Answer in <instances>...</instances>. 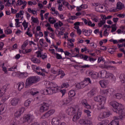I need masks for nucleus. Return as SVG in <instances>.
Segmentation results:
<instances>
[{
    "instance_id": "nucleus-17",
    "label": "nucleus",
    "mask_w": 125,
    "mask_h": 125,
    "mask_svg": "<svg viewBox=\"0 0 125 125\" xmlns=\"http://www.w3.org/2000/svg\"><path fill=\"white\" fill-rule=\"evenodd\" d=\"M60 123V120L57 118H54L52 120V125H59Z\"/></svg>"
},
{
    "instance_id": "nucleus-3",
    "label": "nucleus",
    "mask_w": 125,
    "mask_h": 125,
    "mask_svg": "<svg viewBox=\"0 0 125 125\" xmlns=\"http://www.w3.org/2000/svg\"><path fill=\"white\" fill-rule=\"evenodd\" d=\"M41 78L39 76H31L26 80L25 88L31 87L34 83H37L38 82H40Z\"/></svg>"
},
{
    "instance_id": "nucleus-50",
    "label": "nucleus",
    "mask_w": 125,
    "mask_h": 125,
    "mask_svg": "<svg viewBox=\"0 0 125 125\" xmlns=\"http://www.w3.org/2000/svg\"><path fill=\"white\" fill-rule=\"evenodd\" d=\"M83 33H85V36H86L87 37L89 36L90 34H88V30L86 29H83L82 30Z\"/></svg>"
},
{
    "instance_id": "nucleus-47",
    "label": "nucleus",
    "mask_w": 125,
    "mask_h": 125,
    "mask_svg": "<svg viewBox=\"0 0 125 125\" xmlns=\"http://www.w3.org/2000/svg\"><path fill=\"white\" fill-rule=\"evenodd\" d=\"M62 87H65V88H67V87H69L70 86V85H69V83H62Z\"/></svg>"
},
{
    "instance_id": "nucleus-10",
    "label": "nucleus",
    "mask_w": 125,
    "mask_h": 125,
    "mask_svg": "<svg viewBox=\"0 0 125 125\" xmlns=\"http://www.w3.org/2000/svg\"><path fill=\"white\" fill-rule=\"evenodd\" d=\"M24 120L25 122H27L30 124V123H31L32 121L34 120V116L32 115L28 114L25 117Z\"/></svg>"
},
{
    "instance_id": "nucleus-45",
    "label": "nucleus",
    "mask_w": 125,
    "mask_h": 125,
    "mask_svg": "<svg viewBox=\"0 0 125 125\" xmlns=\"http://www.w3.org/2000/svg\"><path fill=\"white\" fill-rule=\"evenodd\" d=\"M28 11L30 13H32L33 14H36L37 13V11H34V10H32L31 8H28Z\"/></svg>"
},
{
    "instance_id": "nucleus-43",
    "label": "nucleus",
    "mask_w": 125,
    "mask_h": 125,
    "mask_svg": "<svg viewBox=\"0 0 125 125\" xmlns=\"http://www.w3.org/2000/svg\"><path fill=\"white\" fill-rule=\"evenodd\" d=\"M5 33L7 35H8L9 34H11V33H12V30H11V29H8V27H7V29H6L5 30Z\"/></svg>"
},
{
    "instance_id": "nucleus-27",
    "label": "nucleus",
    "mask_w": 125,
    "mask_h": 125,
    "mask_svg": "<svg viewBox=\"0 0 125 125\" xmlns=\"http://www.w3.org/2000/svg\"><path fill=\"white\" fill-rule=\"evenodd\" d=\"M31 60L33 63H36L37 64H40L41 63V61L37 58H32Z\"/></svg>"
},
{
    "instance_id": "nucleus-11",
    "label": "nucleus",
    "mask_w": 125,
    "mask_h": 125,
    "mask_svg": "<svg viewBox=\"0 0 125 125\" xmlns=\"http://www.w3.org/2000/svg\"><path fill=\"white\" fill-rule=\"evenodd\" d=\"M99 83L103 88H105L108 85L109 83L107 80H102L99 82Z\"/></svg>"
},
{
    "instance_id": "nucleus-34",
    "label": "nucleus",
    "mask_w": 125,
    "mask_h": 125,
    "mask_svg": "<svg viewBox=\"0 0 125 125\" xmlns=\"http://www.w3.org/2000/svg\"><path fill=\"white\" fill-rule=\"evenodd\" d=\"M99 73L96 72L95 73H93L92 75V79H98L99 78Z\"/></svg>"
},
{
    "instance_id": "nucleus-24",
    "label": "nucleus",
    "mask_w": 125,
    "mask_h": 125,
    "mask_svg": "<svg viewBox=\"0 0 125 125\" xmlns=\"http://www.w3.org/2000/svg\"><path fill=\"white\" fill-rule=\"evenodd\" d=\"M72 100H73V98L71 97H68L64 101H63L62 105H67V104H69Z\"/></svg>"
},
{
    "instance_id": "nucleus-42",
    "label": "nucleus",
    "mask_w": 125,
    "mask_h": 125,
    "mask_svg": "<svg viewBox=\"0 0 125 125\" xmlns=\"http://www.w3.org/2000/svg\"><path fill=\"white\" fill-rule=\"evenodd\" d=\"M83 112L84 113H86V114H87V117H90L91 116L90 114H91V112H90V111H89V110L84 109L83 110Z\"/></svg>"
},
{
    "instance_id": "nucleus-35",
    "label": "nucleus",
    "mask_w": 125,
    "mask_h": 125,
    "mask_svg": "<svg viewBox=\"0 0 125 125\" xmlns=\"http://www.w3.org/2000/svg\"><path fill=\"white\" fill-rule=\"evenodd\" d=\"M16 21V28H19L20 27V21H19V19H15Z\"/></svg>"
},
{
    "instance_id": "nucleus-51",
    "label": "nucleus",
    "mask_w": 125,
    "mask_h": 125,
    "mask_svg": "<svg viewBox=\"0 0 125 125\" xmlns=\"http://www.w3.org/2000/svg\"><path fill=\"white\" fill-rule=\"evenodd\" d=\"M17 2L18 3L16 4L17 6H18V5H22V4H23V1L22 0H18Z\"/></svg>"
},
{
    "instance_id": "nucleus-25",
    "label": "nucleus",
    "mask_w": 125,
    "mask_h": 125,
    "mask_svg": "<svg viewBox=\"0 0 125 125\" xmlns=\"http://www.w3.org/2000/svg\"><path fill=\"white\" fill-rule=\"evenodd\" d=\"M113 97L116 99H122V98H123V95L121 93H118L113 95Z\"/></svg>"
},
{
    "instance_id": "nucleus-64",
    "label": "nucleus",
    "mask_w": 125,
    "mask_h": 125,
    "mask_svg": "<svg viewBox=\"0 0 125 125\" xmlns=\"http://www.w3.org/2000/svg\"><path fill=\"white\" fill-rule=\"evenodd\" d=\"M62 4H63V5H64L65 6H68V5H69V3L68 2H66L65 1H63L62 2Z\"/></svg>"
},
{
    "instance_id": "nucleus-52",
    "label": "nucleus",
    "mask_w": 125,
    "mask_h": 125,
    "mask_svg": "<svg viewBox=\"0 0 125 125\" xmlns=\"http://www.w3.org/2000/svg\"><path fill=\"white\" fill-rule=\"evenodd\" d=\"M84 83H85V82H87V83H91V81H90V78H87L84 79Z\"/></svg>"
},
{
    "instance_id": "nucleus-9",
    "label": "nucleus",
    "mask_w": 125,
    "mask_h": 125,
    "mask_svg": "<svg viewBox=\"0 0 125 125\" xmlns=\"http://www.w3.org/2000/svg\"><path fill=\"white\" fill-rule=\"evenodd\" d=\"M54 113H55V110L54 109L50 110L43 115V118H49V117L52 116V115H53Z\"/></svg>"
},
{
    "instance_id": "nucleus-23",
    "label": "nucleus",
    "mask_w": 125,
    "mask_h": 125,
    "mask_svg": "<svg viewBox=\"0 0 125 125\" xmlns=\"http://www.w3.org/2000/svg\"><path fill=\"white\" fill-rule=\"evenodd\" d=\"M17 85L18 86V90H21L24 88V86H25V84L24 82H20L17 83Z\"/></svg>"
},
{
    "instance_id": "nucleus-44",
    "label": "nucleus",
    "mask_w": 125,
    "mask_h": 125,
    "mask_svg": "<svg viewBox=\"0 0 125 125\" xmlns=\"http://www.w3.org/2000/svg\"><path fill=\"white\" fill-rule=\"evenodd\" d=\"M110 77H111V78H114V74L111 73L107 72L106 71V79H108V78Z\"/></svg>"
},
{
    "instance_id": "nucleus-26",
    "label": "nucleus",
    "mask_w": 125,
    "mask_h": 125,
    "mask_svg": "<svg viewBox=\"0 0 125 125\" xmlns=\"http://www.w3.org/2000/svg\"><path fill=\"white\" fill-rule=\"evenodd\" d=\"M119 79L122 83H125V75L121 74L119 77Z\"/></svg>"
},
{
    "instance_id": "nucleus-19",
    "label": "nucleus",
    "mask_w": 125,
    "mask_h": 125,
    "mask_svg": "<svg viewBox=\"0 0 125 125\" xmlns=\"http://www.w3.org/2000/svg\"><path fill=\"white\" fill-rule=\"evenodd\" d=\"M100 74L101 75V78H102V79H105V78H106L107 71L106 70H104L100 71Z\"/></svg>"
},
{
    "instance_id": "nucleus-49",
    "label": "nucleus",
    "mask_w": 125,
    "mask_h": 125,
    "mask_svg": "<svg viewBox=\"0 0 125 125\" xmlns=\"http://www.w3.org/2000/svg\"><path fill=\"white\" fill-rule=\"evenodd\" d=\"M79 123L81 125H85L86 120H84L83 119L80 120L79 121Z\"/></svg>"
},
{
    "instance_id": "nucleus-12",
    "label": "nucleus",
    "mask_w": 125,
    "mask_h": 125,
    "mask_svg": "<svg viewBox=\"0 0 125 125\" xmlns=\"http://www.w3.org/2000/svg\"><path fill=\"white\" fill-rule=\"evenodd\" d=\"M82 104L86 109H91V106L87 103V101L86 99H83L82 101Z\"/></svg>"
},
{
    "instance_id": "nucleus-41",
    "label": "nucleus",
    "mask_w": 125,
    "mask_h": 125,
    "mask_svg": "<svg viewBox=\"0 0 125 125\" xmlns=\"http://www.w3.org/2000/svg\"><path fill=\"white\" fill-rule=\"evenodd\" d=\"M31 20H32V21L33 23H39V20L38 18H34V17H32Z\"/></svg>"
},
{
    "instance_id": "nucleus-63",
    "label": "nucleus",
    "mask_w": 125,
    "mask_h": 125,
    "mask_svg": "<svg viewBox=\"0 0 125 125\" xmlns=\"http://www.w3.org/2000/svg\"><path fill=\"white\" fill-rule=\"evenodd\" d=\"M38 93H39V91L31 92H30V94H31V95H33V96H34V95H36V94H38Z\"/></svg>"
},
{
    "instance_id": "nucleus-54",
    "label": "nucleus",
    "mask_w": 125,
    "mask_h": 125,
    "mask_svg": "<svg viewBox=\"0 0 125 125\" xmlns=\"http://www.w3.org/2000/svg\"><path fill=\"white\" fill-rule=\"evenodd\" d=\"M56 55L57 59H58V60L62 59V56H61V55L58 53H56Z\"/></svg>"
},
{
    "instance_id": "nucleus-48",
    "label": "nucleus",
    "mask_w": 125,
    "mask_h": 125,
    "mask_svg": "<svg viewBox=\"0 0 125 125\" xmlns=\"http://www.w3.org/2000/svg\"><path fill=\"white\" fill-rule=\"evenodd\" d=\"M19 78L20 79H24V78H26V75H25V73H21L19 75Z\"/></svg>"
},
{
    "instance_id": "nucleus-30",
    "label": "nucleus",
    "mask_w": 125,
    "mask_h": 125,
    "mask_svg": "<svg viewBox=\"0 0 125 125\" xmlns=\"http://www.w3.org/2000/svg\"><path fill=\"white\" fill-rule=\"evenodd\" d=\"M69 97H74L76 95V93L75 92V90H70L68 93Z\"/></svg>"
},
{
    "instance_id": "nucleus-14",
    "label": "nucleus",
    "mask_w": 125,
    "mask_h": 125,
    "mask_svg": "<svg viewBox=\"0 0 125 125\" xmlns=\"http://www.w3.org/2000/svg\"><path fill=\"white\" fill-rule=\"evenodd\" d=\"M24 108H21L19 110V111H17L15 112V117H16V118H18V117H20V116H21V114L24 113Z\"/></svg>"
},
{
    "instance_id": "nucleus-4",
    "label": "nucleus",
    "mask_w": 125,
    "mask_h": 125,
    "mask_svg": "<svg viewBox=\"0 0 125 125\" xmlns=\"http://www.w3.org/2000/svg\"><path fill=\"white\" fill-rule=\"evenodd\" d=\"M58 92V87L57 86H53L51 87H49L47 89L43 90V94L47 95V94H53V93H57Z\"/></svg>"
},
{
    "instance_id": "nucleus-31",
    "label": "nucleus",
    "mask_w": 125,
    "mask_h": 125,
    "mask_svg": "<svg viewBox=\"0 0 125 125\" xmlns=\"http://www.w3.org/2000/svg\"><path fill=\"white\" fill-rule=\"evenodd\" d=\"M31 100L28 99L25 102L24 105L25 106V107H29V106H30V104H31Z\"/></svg>"
},
{
    "instance_id": "nucleus-13",
    "label": "nucleus",
    "mask_w": 125,
    "mask_h": 125,
    "mask_svg": "<svg viewBox=\"0 0 125 125\" xmlns=\"http://www.w3.org/2000/svg\"><path fill=\"white\" fill-rule=\"evenodd\" d=\"M111 115V113L110 112H104L103 114H101L99 116V118L100 119H104V118H108V117L110 116Z\"/></svg>"
},
{
    "instance_id": "nucleus-40",
    "label": "nucleus",
    "mask_w": 125,
    "mask_h": 125,
    "mask_svg": "<svg viewBox=\"0 0 125 125\" xmlns=\"http://www.w3.org/2000/svg\"><path fill=\"white\" fill-rule=\"evenodd\" d=\"M83 9H84V6L83 5H81L80 6L77 7V11H81Z\"/></svg>"
},
{
    "instance_id": "nucleus-21",
    "label": "nucleus",
    "mask_w": 125,
    "mask_h": 125,
    "mask_svg": "<svg viewBox=\"0 0 125 125\" xmlns=\"http://www.w3.org/2000/svg\"><path fill=\"white\" fill-rule=\"evenodd\" d=\"M105 68L106 69H110L112 71H117L118 70V68H117V67L113 65H105Z\"/></svg>"
},
{
    "instance_id": "nucleus-33",
    "label": "nucleus",
    "mask_w": 125,
    "mask_h": 125,
    "mask_svg": "<svg viewBox=\"0 0 125 125\" xmlns=\"http://www.w3.org/2000/svg\"><path fill=\"white\" fill-rule=\"evenodd\" d=\"M80 24L81 22H76L75 23H74V29H76V30H78L79 29H80V27L79 26H80Z\"/></svg>"
},
{
    "instance_id": "nucleus-62",
    "label": "nucleus",
    "mask_w": 125,
    "mask_h": 125,
    "mask_svg": "<svg viewBox=\"0 0 125 125\" xmlns=\"http://www.w3.org/2000/svg\"><path fill=\"white\" fill-rule=\"evenodd\" d=\"M43 39H40V45H41V46H42V45H43Z\"/></svg>"
},
{
    "instance_id": "nucleus-61",
    "label": "nucleus",
    "mask_w": 125,
    "mask_h": 125,
    "mask_svg": "<svg viewBox=\"0 0 125 125\" xmlns=\"http://www.w3.org/2000/svg\"><path fill=\"white\" fill-rule=\"evenodd\" d=\"M54 26L56 29H59V25L58 22L55 23Z\"/></svg>"
},
{
    "instance_id": "nucleus-5",
    "label": "nucleus",
    "mask_w": 125,
    "mask_h": 125,
    "mask_svg": "<svg viewBox=\"0 0 125 125\" xmlns=\"http://www.w3.org/2000/svg\"><path fill=\"white\" fill-rule=\"evenodd\" d=\"M51 105V101L43 102L40 107V111L41 113H43L47 111L49 108V106Z\"/></svg>"
},
{
    "instance_id": "nucleus-56",
    "label": "nucleus",
    "mask_w": 125,
    "mask_h": 125,
    "mask_svg": "<svg viewBox=\"0 0 125 125\" xmlns=\"http://www.w3.org/2000/svg\"><path fill=\"white\" fill-rule=\"evenodd\" d=\"M125 14H119L117 15L118 17H119L120 18H125Z\"/></svg>"
},
{
    "instance_id": "nucleus-6",
    "label": "nucleus",
    "mask_w": 125,
    "mask_h": 125,
    "mask_svg": "<svg viewBox=\"0 0 125 125\" xmlns=\"http://www.w3.org/2000/svg\"><path fill=\"white\" fill-rule=\"evenodd\" d=\"M8 89V84H6L1 89H0V97H3L4 92Z\"/></svg>"
},
{
    "instance_id": "nucleus-36",
    "label": "nucleus",
    "mask_w": 125,
    "mask_h": 125,
    "mask_svg": "<svg viewBox=\"0 0 125 125\" xmlns=\"http://www.w3.org/2000/svg\"><path fill=\"white\" fill-rule=\"evenodd\" d=\"M105 23H106V21H105V20L101 21L100 22L98 23V26L100 27H102V26H103Z\"/></svg>"
},
{
    "instance_id": "nucleus-2",
    "label": "nucleus",
    "mask_w": 125,
    "mask_h": 125,
    "mask_svg": "<svg viewBox=\"0 0 125 125\" xmlns=\"http://www.w3.org/2000/svg\"><path fill=\"white\" fill-rule=\"evenodd\" d=\"M68 115L69 116H74L72 118L73 122H77L82 116V112L76 111V108L73 107H71L68 109Z\"/></svg>"
},
{
    "instance_id": "nucleus-53",
    "label": "nucleus",
    "mask_w": 125,
    "mask_h": 125,
    "mask_svg": "<svg viewBox=\"0 0 125 125\" xmlns=\"http://www.w3.org/2000/svg\"><path fill=\"white\" fill-rule=\"evenodd\" d=\"M6 108H5V106L4 105H2L1 107L0 108V112H3L4 111H6Z\"/></svg>"
},
{
    "instance_id": "nucleus-7",
    "label": "nucleus",
    "mask_w": 125,
    "mask_h": 125,
    "mask_svg": "<svg viewBox=\"0 0 125 125\" xmlns=\"http://www.w3.org/2000/svg\"><path fill=\"white\" fill-rule=\"evenodd\" d=\"M20 100H21L20 98H18V97L14 98L11 101V105H12V106H16L17 104H18V103L20 102Z\"/></svg>"
},
{
    "instance_id": "nucleus-18",
    "label": "nucleus",
    "mask_w": 125,
    "mask_h": 125,
    "mask_svg": "<svg viewBox=\"0 0 125 125\" xmlns=\"http://www.w3.org/2000/svg\"><path fill=\"white\" fill-rule=\"evenodd\" d=\"M116 8L119 10H122L123 8H125V5L121 2H118L117 3Z\"/></svg>"
},
{
    "instance_id": "nucleus-28",
    "label": "nucleus",
    "mask_w": 125,
    "mask_h": 125,
    "mask_svg": "<svg viewBox=\"0 0 125 125\" xmlns=\"http://www.w3.org/2000/svg\"><path fill=\"white\" fill-rule=\"evenodd\" d=\"M108 96H111V95H113V94H114L116 92V91L113 88L108 89Z\"/></svg>"
},
{
    "instance_id": "nucleus-15",
    "label": "nucleus",
    "mask_w": 125,
    "mask_h": 125,
    "mask_svg": "<svg viewBox=\"0 0 125 125\" xmlns=\"http://www.w3.org/2000/svg\"><path fill=\"white\" fill-rule=\"evenodd\" d=\"M87 84L84 83V82H81L80 83H78L76 85V87L78 88L79 89H81V88H83V87H85Z\"/></svg>"
},
{
    "instance_id": "nucleus-39",
    "label": "nucleus",
    "mask_w": 125,
    "mask_h": 125,
    "mask_svg": "<svg viewBox=\"0 0 125 125\" xmlns=\"http://www.w3.org/2000/svg\"><path fill=\"white\" fill-rule=\"evenodd\" d=\"M119 120H115V122H114L112 123H110L108 125H120V123L119 121H118Z\"/></svg>"
},
{
    "instance_id": "nucleus-32",
    "label": "nucleus",
    "mask_w": 125,
    "mask_h": 125,
    "mask_svg": "<svg viewBox=\"0 0 125 125\" xmlns=\"http://www.w3.org/2000/svg\"><path fill=\"white\" fill-rule=\"evenodd\" d=\"M111 33H114V32H116L117 31V25L116 24H112L111 26Z\"/></svg>"
},
{
    "instance_id": "nucleus-37",
    "label": "nucleus",
    "mask_w": 125,
    "mask_h": 125,
    "mask_svg": "<svg viewBox=\"0 0 125 125\" xmlns=\"http://www.w3.org/2000/svg\"><path fill=\"white\" fill-rule=\"evenodd\" d=\"M48 21L50 24H54L56 22V21L51 17L49 18Z\"/></svg>"
},
{
    "instance_id": "nucleus-46",
    "label": "nucleus",
    "mask_w": 125,
    "mask_h": 125,
    "mask_svg": "<svg viewBox=\"0 0 125 125\" xmlns=\"http://www.w3.org/2000/svg\"><path fill=\"white\" fill-rule=\"evenodd\" d=\"M102 125H107L109 124V121L108 120H103L101 122Z\"/></svg>"
},
{
    "instance_id": "nucleus-55",
    "label": "nucleus",
    "mask_w": 125,
    "mask_h": 125,
    "mask_svg": "<svg viewBox=\"0 0 125 125\" xmlns=\"http://www.w3.org/2000/svg\"><path fill=\"white\" fill-rule=\"evenodd\" d=\"M88 25L90 26L91 27H95V23H92L90 21H88Z\"/></svg>"
},
{
    "instance_id": "nucleus-38",
    "label": "nucleus",
    "mask_w": 125,
    "mask_h": 125,
    "mask_svg": "<svg viewBox=\"0 0 125 125\" xmlns=\"http://www.w3.org/2000/svg\"><path fill=\"white\" fill-rule=\"evenodd\" d=\"M22 26L24 27V30H26L28 28V22L24 20L22 22Z\"/></svg>"
},
{
    "instance_id": "nucleus-58",
    "label": "nucleus",
    "mask_w": 125,
    "mask_h": 125,
    "mask_svg": "<svg viewBox=\"0 0 125 125\" xmlns=\"http://www.w3.org/2000/svg\"><path fill=\"white\" fill-rule=\"evenodd\" d=\"M2 71L4 72L5 74H7V68L6 67H2Z\"/></svg>"
},
{
    "instance_id": "nucleus-20",
    "label": "nucleus",
    "mask_w": 125,
    "mask_h": 125,
    "mask_svg": "<svg viewBox=\"0 0 125 125\" xmlns=\"http://www.w3.org/2000/svg\"><path fill=\"white\" fill-rule=\"evenodd\" d=\"M101 94H102V95H104V96H109L108 89L101 90Z\"/></svg>"
},
{
    "instance_id": "nucleus-1",
    "label": "nucleus",
    "mask_w": 125,
    "mask_h": 125,
    "mask_svg": "<svg viewBox=\"0 0 125 125\" xmlns=\"http://www.w3.org/2000/svg\"><path fill=\"white\" fill-rule=\"evenodd\" d=\"M109 105L112 106L113 108L114 112L119 114V116H115L114 117V120H122L123 118H125V110L123 108V105L118 103V102L113 101L110 103Z\"/></svg>"
},
{
    "instance_id": "nucleus-59",
    "label": "nucleus",
    "mask_w": 125,
    "mask_h": 125,
    "mask_svg": "<svg viewBox=\"0 0 125 125\" xmlns=\"http://www.w3.org/2000/svg\"><path fill=\"white\" fill-rule=\"evenodd\" d=\"M3 45H4V43L3 42H0V50L3 48Z\"/></svg>"
},
{
    "instance_id": "nucleus-57",
    "label": "nucleus",
    "mask_w": 125,
    "mask_h": 125,
    "mask_svg": "<svg viewBox=\"0 0 125 125\" xmlns=\"http://www.w3.org/2000/svg\"><path fill=\"white\" fill-rule=\"evenodd\" d=\"M85 125H92V122H91L90 120H86Z\"/></svg>"
},
{
    "instance_id": "nucleus-8",
    "label": "nucleus",
    "mask_w": 125,
    "mask_h": 125,
    "mask_svg": "<svg viewBox=\"0 0 125 125\" xmlns=\"http://www.w3.org/2000/svg\"><path fill=\"white\" fill-rule=\"evenodd\" d=\"M96 102H105V97L102 96H96L94 98Z\"/></svg>"
},
{
    "instance_id": "nucleus-22",
    "label": "nucleus",
    "mask_w": 125,
    "mask_h": 125,
    "mask_svg": "<svg viewBox=\"0 0 125 125\" xmlns=\"http://www.w3.org/2000/svg\"><path fill=\"white\" fill-rule=\"evenodd\" d=\"M57 75H61L60 76V79H63V78L65 76V73H64V71L61 69L57 70Z\"/></svg>"
},
{
    "instance_id": "nucleus-29",
    "label": "nucleus",
    "mask_w": 125,
    "mask_h": 125,
    "mask_svg": "<svg viewBox=\"0 0 125 125\" xmlns=\"http://www.w3.org/2000/svg\"><path fill=\"white\" fill-rule=\"evenodd\" d=\"M81 59H83L85 61H87V59H88V56L83 54H80L79 56Z\"/></svg>"
},
{
    "instance_id": "nucleus-16",
    "label": "nucleus",
    "mask_w": 125,
    "mask_h": 125,
    "mask_svg": "<svg viewBox=\"0 0 125 125\" xmlns=\"http://www.w3.org/2000/svg\"><path fill=\"white\" fill-rule=\"evenodd\" d=\"M96 91H97V88H93L90 92L87 93L88 96L89 97H92L94 96V94L96 93Z\"/></svg>"
},
{
    "instance_id": "nucleus-60",
    "label": "nucleus",
    "mask_w": 125,
    "mask_h": 125,
    "mask_svg": "<svg viewBox=\"0 0 125 125\" xmlns=\"http://www.w3.org/2000/svg\"><path fill=\"white\" fill-rule=\"evenodd\" d=\"M60 92L61 94H62L63 96V95H65V93H66V89L61 90Z\"/></svg>"
}]
</instances>
